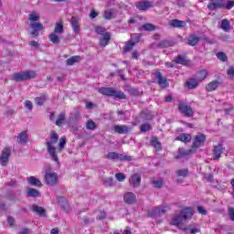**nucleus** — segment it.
<instances>
[{
    "mask_svg": "<svg viewBox=\"0 0 234 234\" xmlns=\"http://www.w3.org/2000/svg\"><path fill=\"white\" fill-rule=\"evenodd\" d=\"M194 215L193 207H187L181 210L180 216L183 217L184 220H189Z\"/></svg>",
    "mask_w": 234,
    "mask_h": 234,
    "instance_id": "nucleus-13",
    "label": "nucleus"
},
{
    "mask_svg": "<svg viewBox=\"0 0 234 234\" xmlns=\"http://www.w3.org/2000/svg\"><path fill=\"white\" fill-rule=\"evenodd\" d=\"M7 224H9L10 228H13V226L16 225V218H14L13 217H8Z\"/></svg>",
    "mask_w": 234,
    "mask_h": 234,
    "instance_id": "nucleus-58",
    "label": "nucleus"
},
{
    "mask_svg": "<svg viewBox=\"0 0 234 234\" xmlns=\"http://www.w3.org/2000/svg\"><path fill=\"white\" fill-rule=\"evenodd\" d=\"M162 215H165V208L157 207L153 209L151 217H162Z\"/></svg>",
    "mask_w": 234,
    "mask_h": 234,
    "instance_id": "nucleus-31",
    "label": "nucleus"
},
{
    "mask_svg": "<svg viewBox=\"0 0 234 234\" xmlns=\"http://www.w3.org/2000/svg\"><path fill=\"white\" fill-rule=\"evenodd\" d=\"M115 178L118 180V182H123L126 178L125 175L123 173H117L115 174Z\"/></svg>",
    "mask_w": 234,
    "mask_h": 234,
    "instance_id": "nucleus-54",
    "label": "nucleus"
},
{
    "mask_svg": "<svg viewBox=\"0 0 234 234\" xmlns=\"http://www.w3.org/2000/svg\"><path fill=\"white\" fill-rule=\"evenodd\" d=\"M113 131L117 133V134H127V133L131 131V128L127 125H115Z\"/></svg>",
    "mask_w": 234,
    "mask_h": 234,
    "instance_id": "nucleus-15",
    "label": "nucleus"
},
{
    "mask_svg": "<svg viewBox=\"0 0 234 234\" xmlns=\"http://www.w3.org/2000/svg\"><path fill=\"white\" fill-rule=\"evenodd\" d=\"M217 58L220 61H227L228 60V57L226 56V54L224 52H218L217 54Z\"/></svg>",
    "mask_w": 234,
    "mask_h": 234,
    "instance_id": "nucleus-55",
    "label": "nucleus"
},
{
    "mask_svg": "<svg viewBox=\"0 0 234 234\" xmlns=\"http://www.w3.org/2000/svg\"><path fill=\"white\" fill-rule=\"evenodd\" d=\"M218 85H220L218 80L211 81L206 86V90H207V92H213V90H217Z\"/></svg>",
    "mask_w": 234,
    "mask_h": 234,
    "instance_id": "nucleus-28",
    "label": "nucleus"
},
{
    "mask_svg": "<svg viewBox=\"0 0 234 234\" xmlns=\"http://www.w3.org/2000/svg\"><path fill=\"white\" fill-rule=\"evenodd\" d=\"M70 25L73 28V32H75V34H80V18L78 16H72L70 19Z\"/></svg>",
    "mask_w": 234,
    "mask_h": 234,
    "instance_id": "nucleus-14",
    "label": "nucleus"
},
{
    "mask_svg": "<svg viewBox=\"0 0 234 234\" xmlns=\"http://www.w3.org/2000/svg\"><path fill=\"white\" fill-rule=\"evenodd\" d=\"M71 121L78 122L80 120V111L78 109L74 110V112L70 115Z\"/></svg>",
    "mask_w": 234,
    "mask_h": 234,
    "instance_id": "nucleus-45",
    "label": "nucleus"
},
{
    "mask_svg": "<svg viewBox=\"0 0 234 234\" xmlns=\"http://www.w3.org/2000/svg\"><path fill=\"white\" fill-rule=\"evenodd\" d=\"M184 220V218L178 214L172 218L171 224L172 226H176L178 228V226H180Z\"/></svg>",
    "mask_w": 234,
    "mask_h": 234,
    "instance_id": "nucleus-32",
    "label": "nucleus"
},
{
    "mask_svg": "<svg viewBox=\"0 0 234 234\" xmlns=\"http://www.w3.org/2000/svg\"><path fill=\"white\" fill-rule=\"evenodd\" d=\"M63 32H65V29L63 27V22H57L53 33L58 34L59 36L63 34Z\"/></svg>",
    "mask_w": 234,
    "mask_h": 234,
    "instance_id": "nucleus-36",
    "label": "nucleus"
},
{
    "mask_svg": "<svg viewBox=\"0 0 234 234\" xmlns=\"http://www.w3.org/2000/svg\"><path fill=\"white\" fill-rule=\"evenodd\" d=\"M194 151L191 149L183 150L182 148L178 149V154L176 155V160H180V158H184V156H188L189 154H194Z\"/></svg>",
    "mask_w": 234,
    "mask_h": 234,
    "instance_id": "nucleus-21",
    "label": "nucleus"
},
{
    "mask_svg": "<svg viewBox=\"0 0 234 234\" xmlns=\"http://www.w3.org/2000/svg\"><path fill=\"white\" fill-rule=\"evenodd\" d=\"M142 37V35L140 34H133L132 39H133V43H138L140 41V38Z\"/></svg>",
    "mask_w": 234,
    "mask_h": 234,
    "instance_id": "nucleus-60",
    "label": "nucleus"
},
{
    "mask_svg": "<svg viewBox=\"0 0 234 234\" xmlns=\"http://www.w3.org/2000/svg\"><path fill=\"white\" fill-rule=\"evenodd\" d=\"M17 142L18 144H21V145H27V143L28 142V133L27 131H23L18 134Z\"/></svg>",
    "mask_w": 234,
    "mask_h": 234,
    "instance_id": "nucleus-20",
    "label": "nucleus"
},
{
    "mask_svg": "<svg viewBox=\"0 0 234 234\" xmlns=\"http://www.w3.org/2000/svg\"><path fill=\"white\" fill-rule=\"evenodd\" d=\"M108 160H120V154L116 152H110L106 154Z\"/></svg>",
    "mask_w": 234,
    "mask_h": 234,
    "instance_id": "nucleus-40",
    "label": "nucleus"
},
{
    "mask_svg": "<svg viewBox=\"0 0 234 234\" xmlns=\"http://www.w3.org/2000/svg\"><path fill=\"white\" fill-rule=\"evenodd\" d=\"M25 107H26V109H28V111H32V109L34 108V105L32 104V101H26Z\"/></svg>",
    "mask_w": 234,
    "mask_h": 234,
    "instance_id": "nucleus-61",
    "label": "nucleus"
},
{
    "mask_svg": "<svg viewBox=\"0 0 234 234\" xmlns=\"http://www.w3.org/2000/svg\"><path fill=\"white\" fill-rule=\"evenodd\" d=\"M119 160L121 162H133V156L123 155V154H120Z\"/></svg>",
    "mask_w": 234,
    "mask_h": 234,
    "instance_id": "nucleus-49",
    "label": "nucleus"
},
{
    "mask_svg": "<svg viewBox=\"0 0 234 234\" xmlns=\"http://www.w3.org/2000/svg\"><path fill=\"white\" fill-rule=\"evenodd\" d=\"M45 101H47V94L43 93L42 95H40L39 97L35 98V102L37 103V105H43V103H45Z\"/></svg>",
    "mask_w": 234,
    "mask_h": 234,
    "instance_id": "nucleus-38",
    "label": "nucleus"
},
{
    "mask_svg": "<svg viewBox=\"0 0 234 234\" xmlns=\"http://www.w3.org/2000/svg\"><path fill=\"white\" fill-rule=\"evenodd\" d=\"M65 145H67V139L65 137H61L58 144V151H63V149H65Z\"/></svg>",
    "mask_w": 234,
    "mask_h": 234,
    "instance_id": "nucleus-47",
    "label": "nucleus"
},
{
    "mask_svg": "<svg viewBox=\"0 0 234 234\" xmlns=\"http://www.w3.org/2000/svg\"><path fill=\"white\" fill-rule=\"evenodd\" d=\"M151 145L152 147H154L157 152L162 149V143L158 141V137H152Z\"/></svg>",
    "mask_w": 234,
    "mask_h": 234,
    "instance_id": "nucleus-33",
    "label": "nucleus"
},
{
    "mask_svg": "<svg viewBox=\"0 0 234 234\" xmlns=\"http://www.w3.org/2000/svg\"><path fill=\"white\" fill-rule=\"evenodd\" d=\"M177 109L183 116H186V118H193L195 116V112L193 111V108L187 102L181 101L177 105Z\"/></svg>",
    "mask_w": 234,
    "mask_h": 234,
    "instance_id": "nucleus-5",
    "label": "nucleus"
},
{
    "mask_svg": "<svg viewBox=\"0 0 234 234\" xmlns=\"http://www.w3.org/2000/svg\"><path fill=\"white\" fill-rule=\"evenodd\" d=\"M227 74L228 76H229V78H234V68L230 67L228 70H227Z\"/></svg>",
    "mask_w": 234,
    "mask_h": 234,
    "instance_id": "nucleus-64",
    "label": "nucleus"
},
{
    "mask_svg": "<svg viewBox=\"0 0 234 234\" xmlns=\"http://www.w3.org/2000/svg\"><path fill=\"white\" fill-rule=\"evenodd\" d=\"M104 19H114V13L112 10H106L103 15Z\"/></svg>",
    "mask_w": 234,
    "mask_h": 234,
    "instance_id": "nucleus-46",
    "label": "nucleus"
},
{
    "mask_svg": "<svg viewBox=\"0 0 234 234\" xmlns=\"http://www.w3.org/2000/svg\"><path fill=\"white\" fill-rule=\"evenodd\" d=\"M96 127V122H94L92 120H89L86 123V129H88L89 131H94Z\"/></svg>",
    "mask_w": 234,
    "mask_h": 234,
    "instance_id": "nucleus-44",
    "label": "nucleus"
},
{
    "mask_svg": "<svg viewBox=\"0 0 234 234\" xmlns=\"http://www.w3.org/2000/svg\"><path fill=\"white\" fill-rule=\"evenodd\" d=\"M7 199H9L11 202H17L19 200H21L19 197H17V196L16 195H9L7 197Z\"/></svg>",
    "mask_w": 234,
    "mask_h": 234,
    "instance_id": "nucleus-59",
    "label": "nucleus"
},
{
    "mask_svg": "<svg viewBox=\"0 0 234 234\" xmlns=\"http://www.w3.org/2000/svg\"><path fill=\"white\" fill-rule=\"evenodd\" d=\"M100 94H103L104 96H112L113 98H118L119 100H125L127 98L122 91H116L112 88H100L99 89Z\"/></svg>",
    "mask_w": 234,
    "mask_h": 234,
    "instance_id": "nucleus-4",
    "label": "nucleus"
},
{
    "mask_svg": "<svg viewBox=\"0 0 234 234\" xmlns=\"http://www.w3.org/2000/svg\"><path fill=\"white\" fill-rule=\"evenodd\" d=\"M11 154H12V150H10V148L4 149L0 156V164L2 165H6V164H8V160H10Z\"/></svg>",
    "mask_w": 234,
    "mask_h": 234,
    "instance_id": "nucleus-10",
    "label": "nucleus"
},
{
    "mask_svg": "<svg viewBox=\"0 0 234 234\" xmlns=\"http://www.w3.org/2000/svg\"><path fill=\"white\" fill-rule=\"evenodd\" d=\"M187 41L190 47H195L198 44V41H200V37H197L196 35H192L188 37Z\"/></svg>",
    "mask_w": 234,
    "mask_h": 234,
    "instance_id": "nucleus-34",
    "label": "nucleus"
},
{
    "mask_svg": "<svg viewBox=\"0 0 234 234\" xmlns=\"http://www.w3.org/2000/svg\"><path fill=\"white\" fill-rule=\"evenodd\" d=\"M104 184H106V186H112V184H114V179L108 177L104 180Z\"/></svg>",
    "mask_w": 234,
    "mask_h": 234,
    "instance_id": "nucleus-63",
    "label": "nucleus"
},
{
    "mask_svg": "<svg viewBox=\"0 0 234 234\" xmlns=\"http://www.w3.org/2000/svg\"><path fill=\"white\" fill-rule=\"evenodd\" d=\"M155 78L160 85V87H163L164 89H165V87H167L168 83H167V78H164L162 76V73L160 71H157L155 73Z\"/></svg>",
    "mask_w": 234,
    "mask_h": 234,
    "instance_id": "nucleus-19",
    "label": "nucleus"
},
{
    "mask_svg": "<svg viewBox=\"0 0 234 234\" xmlns=\"http://www.w3.org/2000/svg\"><path fill=\"white\" fill-rule=\"evenodd\" d=\"M205 142H206V135H204V134L196 135L194 143L192 144L193 152L197 153V150L198 149V147H201V145H204Z\"/></svg>",
    "mask_w": 234,
    "mask_h": 234,
    "instance_id": "nucleus-7",
    "label": "nucleus"
},
{
    "mask_svg": "<svg viewBox=\"0 0 234 234\" xmlns=\"http://www.w3.org/2000/svg\"><path fill=\"white\" fill-rule=\"evenodd\" d=\"M198 85H200V82L196 79V77H192L188 79L185 83V87H186V89H188L189 90H193V89H197Z\"/></svg>",
    "mask_w": 234,
    "mask_h": 234,
    "instance_id": "nucleus-12",
    "label": "nucleus"
},
{
    "mask_svg": "<svg viewBox=\"0 0 234 234\" xmlns=\"http://www.w3.org/2000/svg\"><path fill=\"white\" fill-rule=\"evenodd\" d=\"M45 180L48 186H56L58 184V174L47 171Z\"/></svg>",
    "mask_w": 234,
    "mask_h": 234,
    "instance_id": "nucleus-8",
    "label": "nucleus"
},
{
    "mask_svg": "<svg viewBox=\"0 0 234 234\" xmlns=\"http://www.w3.org/2000/svg\"><path fill=\"white\" fill-rule=\"evenodd\" d=\"M136 6L138 10H142L145 12V10H149V8H153V3L149 1H143V2H139Z\"/></svg>",
    "mask_w": 234,
    "mask_h": 234,
    "instance_id": "nucleus-18",
    "label": "nucleus"
},
{
    "mask_svg": "<svg viewBox=\"0 0 234 234\" xmlns=\"http://www.w3.org/2000/svg\"><path fill=\"white\" fill-rule=\"evenodd\" d=\"M186 25V21H181L178 19H173L170 21V26H172L174 28H184Z\"/></svg>",
    "mask_w": 234,
    "mask_h": 234,
    "instance_id": "nucleus-27",
    "label": "nucleus"
},
{
    "mask_svg": "<svg viewBox=\"0 0 234 234\" xmlns=\"http://www.w3.org/2000/svg\"><path fill=\"white\" fill-rule=\"evenodd\" d=\"M154 187L160 189L164 186V182L162 180H154L152 182Z\"/></svg>",
    "mask_w": 234,
    "mask_h": 234,
    "instance_id": "nucleus-53",
    "label": "nucleus"
},
{
    "mask_svg": "<svg viewBox=\"0 0 234 234\" xmlns=\"http://www.w3.org/2000/svg\"><path fill=\"white\" fill-rule=\"evenodd\" d=\"M233 6H234V1H229V2H227V4L225 2L224 8H226L227 10H231V8H233Z\"/></svg>",
    "mask_w": 234,
    "mask_h": 234,
    "instance_id": "nucleus-57",
    "label": "nucleus"
},
{
    "mask_svg": "<svg viewBox=\"0 0 234 234\" xmlns=\"http://www.w3.org/2000/svg\"><path fill=\"white\" fill-rule=\"evenodd\" d=\"M31 211H33V213H37V215H39V217H45V215H47V210L37 205H33L31 207Z\"/></svg>",
    "mask_w": 234,
    "mask_h": 234,
    "instance_id": "nucleus-22",
    "label": "nucleus"
},
{
    "mask_svg": "<svg viewBox=\"0 0 234 234\" xmlns=\"http://www.w3.org/2000/svg\"><path fill=\"white\" fill-rule=\"evenodd\" d=\"M140 129H141V133H147L151 131V124L144 123L141 125Z\"/></svg>",
    "mask_w": 234,
    "mask_h": 234,
    "instance_id": "nucleus-51",
    "label": "nucleus"
},
{
    "mask_svg": "<svg viewBox=\"0 0 234 234\" xmlns=\"http://www.w3.org/2000/svg\"><path fill=\"white\" fill-rule=\"evenodd\" d=\"M64 122H65V112H60L58 114V117L56 121V125H58V127H61V125Z\"/></svg>",
    "mask_w": 234,
    "mask_h": 234,
    "instance_id": "nucleus-41",
    "label": "nucleus"
},
{
    "mask_svg": "<svg viewBox=\"0 0 234 234\" xmlns=\"http://www.w3.org/2000/svg\"><path fill=\"white\" fill-rule=\"evenodd\" d=\"M41 19V16H39V13L36 11H32L28 15V26L30 28L33 29V31L30 32L31 36H34L35 37H37L39 36V30H43V24L37 22Z\"/></svg>",
    "mask_w": 234,
    "mask_h": 234,
    "instance_id": "nucleus-1",
    "label": "nucleus"
},
{
    "mask_svg": "<svg viewBox=\"0 0 234 234\" xmlns=\"http://www.w3.org/2000/svg\"><path fill=\"white\" fill-rule=\"evenodd\" d=\"M57 202L63 211L66 213H70V205H69V201L67 198H65V197L58 196Z\"/></svg>",
    "mask_w": 234,
    "mask_h": 234,
    "instance_id": "nucleus-9",
    "label": "nucleus"
},
{
    "mask_svg": "<svg viewBox=\"0 0 234 234\" xmlns=\"http://www.w3.org/2000/svg\"><path fill=\"white\" fill-rule=\"evenodd\" d=\"M226 6V0H209L207 8L211 12L215 10H220Z\"/></svg>",
    "mask_w": 234,
    "mask_h": 234,
    "instance_id": "nucleus-6",
    "label": "nucleus"
},
{
    "mask_svg": "<svg viewBox=\"0 0 234 234\" xmlns=\"http://www.w3.org/2000/svg\"><path fill=\"white\" fill-rule=\"evenodd\" d=\"M109 41H111V33L107 32L100 38V46L107 47L109 45Z\"/></svg>",
    "mask_w": 234,
    "mask_h": 234,
    "instance_id": "nucleus-26",
    "label": "nucleus"
},
{
    "mask_svg": "<svg viewBox=\"0 0 234 234\" xmlns=\"http://www.w3.org/2000/svg\"><path fill=\"white\" fill-rule=\"evenodd\" d=\"M123 199L126 204H134L136 202V195L133 192H128L124 194Z\"/></svg>",
    "mask_w": 234,
    "mask_h": 234,
    "instance_id": "nucleus-17",
    "label": "nucleus"
},
{
    "mask_svg": "<svg viewBox=\"0 0 234 234\" xmlns=\"http://www.w3.org/2000/svg\"><path fill=\"white\" fill-rule=\"evenodd\" d=\"M175 43L171 40H162L156 44L157 48H168V47H173Z\"/></svg>",
    "mask_w": 234,
    "mask_h": 234,
    "instance_id": "nucleus-30",
    "label": "nucleus"
},
{
    "mask_svg": "<svg viewBox=\"0 0 234 234\" xmlns=\"http://www.w3.org/2000/svg\"><path fill=\"white\" fill-rule=\"evenodd\" d=\"M27 182L30 186H34L35 187H43V184L36 176L27 177Z\"/></svg>",
    "mask_w": 234,
    "mask_h": 234,
    "instance_id": "nucleus-24",
    "label": "nucleus"
},
{
    "mask_svg": "<svg viewBox=\"0 0 234 234\" xmlns=\"http://www.w3.org/2000/svg\"><path fill=\"white\" fill-rule=\"evenodd\" d=\"M129 184L132 186V187H140V184H142V176L140 174L132 175Z\"/></svg>",
    "mask_w": 234,
    "mask_h": 234,
    "instance_id": "nucleus-11",
    "label": "nucleus"
},
{
    "mask_svg": "<svg viewBox=\"0 0 234 234\" xmlns=\"http://www.w3.org/2000/svg\"><path fill=\"white\" fill-rule=\"evenodd\" d=\"M222 153H224V148H222V144L215 146L213 149L214 160H218Z\"/></svg>",
    "mask_w": 234,
    "mask_h": 234,
    "instance_id": "nucleus-23",
    "label": "nucleus"
},
{
    "mask_svg": "<svg viewBox=\"0 0 234 234\" xmlns=\"http://www.w3.org/2000/svg\"><path fill=\"white\" fill-rule=\"evenodd\" d=\"M228 212H229V219L234 222V207H229L228 208Z\"/></svg>",
    "mask_w": 234,
    "mask_h": 234,
    "instance_id": "nucleus-56",
    "label": "nucleus"
},
{
    "mask_svg": "<svg viewBox=\"0 0 234 234\" xmlns=\"http://www.w3.org/2000/svg\"><path fill=\"white\" fill-rule=\"evenodd\" d=\"M176 173L178 176L186 177V176H187V175H189V170L180 169V170H176Z\"/></svg>",
    "mask_w": 234,
    "mask_h": 234,
    "instance_id": "nucleus-48",
    "label": "nucleus"
},
{
    "mask_svg": "<svg viewBox=\"0 0 234 234\" xmlns=\"http://www.w3.org/2000/svg\"><path fill=\"white\" fill-rule=\"evenodd\" d=\"M80 61H81V57L73 56L67 59V65H74V63H80Z\"/></svg>",
    "mask_w": 234,
    "mask_h": 234,
    "instance_id": "nucleus-37",
    "label": "nucleus"
},
{
    "mask_svg": "<svg viewBox=\"0 0 234 234\" xmlns=\"http://www.w3.org/2000/svg\"><path fill=\"white\" fill-rule=\"evenodd\" d=\"M174 61L175 63H177L179 65H187V60L186 59V57L182 55H178L177 57H176Z\"/></svg>",
    "mask_w": 234,
    "mask_h": 234,
    "instance_id": "nucleus-39",
    "label": "nucleus"
},
{
    "mask_svg": "<svg viewBox=\"0 0 234 234\" xmlns=\"http://www.w3.org/2000/svg\"><path fill=\"white\" fill-rule=\"evenodd\" d=\"M221 28L226 31L229 30V20L223 19L221 21Z\"/></svg>",
    "mask_w": 234,
    "mask_h": 234,
    "instance_id": "nucleus-50",
    "label": "nucleus"
},
{
    "mask_svg": "<svg viewBox=\"0 0 234 234\" xmlns=\"http://www.w3.org/2000/svg\"><path fill=\"white\" fill-rule=\"evenodd\" d=\"M95 32H96L97 34H100V36H105V34H107V32L105 31V27H100V26H98V27L95 28Z\"/></svg>",
    "mask_w": 234,
    "mask_h": 234,
    "instance_id": "nucleus-52",
    "label": "nucleus"
},
{
    "mask_svg": "<svg viewBox=\"0 0 234 234\" xmlns=\"http://www.w3.org/2000/svg\"><path fill=\"white\" fill-rule=\"evenodd\" d=\"M58 140H59V135L56 132L50 133V140L46 141L47 150L48 154L51 156L54 162H59V158L58 157V154L56 153V144H58Z\"/></svg>",
    "mask_w": 234,
    "mask_h": 234,
    "instance_id": "nucleus-2",
    "label": "nucleus"
},
{
    "mask_svg": "<svg viewBox=\"0 0 234 234\" xmlns=\"http://www.w3.org/2000/svg\"><path fill=\"white\" fill-rule=\"evenodd\" d=\"M106 214L105 211L100 210L99 214L97 215V220H101L102 218H105Z\"/></svg>",
    "mask_w": 234,
    "mask_h": 234,
    "instance_id": "nucleus-62",
    "label": "nucleus"
},
{
    "mask_svg": "<svg viewBox=\"0 0 234 234\" xmlns=\"http://www.w3.org/2000/svg\"><path fill=\"white\" fill-rule=\"evenodd\" d=\"M27 193V197H29L37 198V197H41L39 190L35 188H28Z\"/></svg>",
    "mask_w": 234,
    "mask_h": 234,
    "instance_id": "nucleus-35",
    "label": "nucleus"
},
{
    "mask_svg": "<svg viewBox=\"0 0 234 234\" xmlns=\"http://www.w3.org/2000/svg\"><path fill=\"white\" fill-rule=\"evenodd\" d=\"M135 45H136V42H134V41L127 42L124 48H123V52H131V50H133V48Z\"/></svg>",
    "mask_w": 234,
    "mask_h": 234,
    "instance_id": "nucleus-43",
    "label": "nucleus"
},
{
    "mask_svg": "<svg viewBox=\"0 0 234 234\" xmlns=\"http://www.w3.org/2000/svg\"><path fill=\"white\" fill-rule=\"evenodd\" d=\"M36 78V71H21L13 75V81H27L28 80H34Z\"/></svg>",
    "mask_w": 234,
    "mask_h": 234,
    "instance_id": "nucleus-3",
    "label": "nucleus"
},
{
    "mask_svg": "<svg viewBox=\"0 0 234 234\" xmlns=\"http://www.w3.org/2000/svg\"><path fill=\"white\" fill-rule=\"evenodd\" d=\"M48 39L53 43V45H59L61 42V37L58 35V33H51L48 35Z\"/></svg>",
    "mask_w": 234,
    "mask_h": 234,
    "instance_id": "nucleus-29",
    "label": "nucleus"
},
{
    "mask_svg": "<svg viewBox=\"0 0 234 234\" xmlns=\"http://www.w3.org/2000/svg\"><path fill=\"white\" fill-rule=\"evenodd\" d=\"M194 77H196L197 82L202 83V81L207 78V70L202 69L196 73Z\"/></svg>",
    "mask_w": 234,
    "mask_h": 234,
    "instance_id": "nucleus-25",
    "label": "nucleus"
},
{
    "mask_svg": "<svg viewBox=\"0 0 234 234\" xmlns=\"http://www.w3.org/2000/svg\"><path fill=\"white\" fill-rule=\"evenodd\" d=\"M139 32H154L156 30V26L151 23H146L141 27H138Z\"/></svg>",
    "mask_w": 234,
    "mask_h": 234,
    "instance_id": "nucleus-16",
    "label": "nucleus"
},
{
    "mask_svg": "<svg viewBox=\"0 0 234 234\" xmlns=\"http://www.w3.org/2000/svg\"><path fill=\"white\" fill-rule=\"evenodd\" d=\"M177 140H179L180 142H185V143L191 142V135L187 134V133H183L177 137Z\"/></svg>",
    "mask_w": 234,
    "mask_h": 234,
    "instance_id": "nucleus-42",
    "label": "nucleus"
}]
</instances>
